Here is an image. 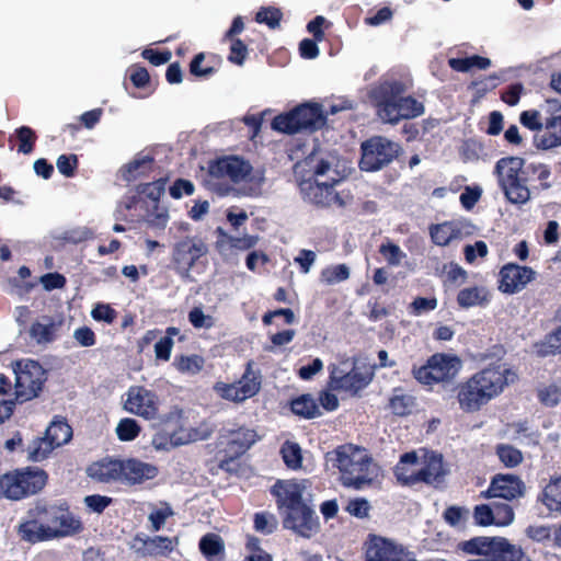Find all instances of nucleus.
I'll list each match as a JSON object with an SVG mask.
<instances>
[{
    "label": "nucleus",
    "mask_w": 561,
    "mask_h": 561,
    "mask_svg": "<svg viewBox=\"0 0 561 561\" xmlns=\"http://www.w3.org/2000/svg\"><path fill=\"white\" fill-rule=\"evenodd\" d=\"M335 162V154L317 145L293 167L304 197L318 207L342 208L347 204L345 198L334 190L342 180Z\"/></svg>",
    "instance_id": "obj_1"
},
{
    "label": "nucleus",
    "mask_w": 561,
    "mask_h": 561,
    "mask_svg": "<svg viewBox=\"0 0 561 561\" xmlns=\"http://www.w3.org/2000/svg\"><path fill=\"white\" fill-rule=\"evenodd\" d=\"M84 529L79 516H76L65 502L48 504L38 501L26 512V518L16 526L21 541L35 545L55 539L72 537Z\"/></svg>",
    "instance_id": "obj_2"
},
{
    "label": "nucleus",
    "mask_w": 561,
    "mask_h": 561,
    "mask_svg": "<svg viewBox=\"0 0 561 561\" xmlns=\"http://www.w3.org/2000/svg\"><path fill=\"white\" fill-rule=\"evenodd\" d=\"M494 174L506 199L516 205H524L530 199V182L539 181L542 190L550 187L547 182L551 174L550 169L542 163L526 165L520 157L501 158L495 163Z\"/></svg>",
    "instance_id": "obj_3"
},
{
    "label": "nucleus",
    "mask_w": 561,
    "mask_h": 561,
    "mask_svg": "<svg viewBox=\"0 0 561 561\" xmlns=\"http://www.w3.org/2000/svg\"><path fill=\"white\" fill-rule=\"evenodd\" d=\"M407 92V84L394 78L379 80L370 90L369 99L383 123L397 125L424 114V104Z\"/></svg>",
    "instance_id": "obj_4"
},
{
    "label": "nucleus",
    "mask_w": 561,
    "mask_h": 561,
    "mask_svg": "<svg viewBox=\"0 0 561 561\" xmlns=\"http://www.w3.org/2000/svg\"><path fill=\"white\" fill-rule=\"evenodd\" d=\"M508 373V369H502L501 366H488L458 382L454 391L459 409L467 414L479 412L503 392Z\"/></svg>",
    "instance_id": "obj_5"
},
{
    "label": "nucleus",
    "mask_w": 561,
    "mask_h": 561,
    "mask_svg": "<svg viewBox=\"0 0 561 561\" xmlns=\"http://www.w3.org/2000/svg\"><path fill=\"white\" fill-rule=\"evenodd\" d=\"M325 460L339 470V480L345 488L363 490L378 477V467L373 457L353 444L339 445L325 454Z\"/></svg>",
    "instance_id": "obj_6"
},
{
    "label": "nucleus",
    "mask_w": 561,
    "mask_h": 561,
    "mask_svg": "<svg viewBox=\"0 0 561 561\" xmlns=\"http://www.w3.org/2000/svg\"><path fill=\"white\" fill-rule=\"evenodd\" d=\"M48 473L36 466L15 468L0 474V499L19 502L39 494Z\"/></svg>",
    "instance_id": "obj_7"
},
{
    "label": "nucleus",
    "mask_w": 561,
    "mask_h": 561,
    "mask_svg": "<svg viewBox=\"0 0 561 561\" xmlns=\"http://www.w3.org/2000/svg\"><path fill=\"white\" fill-rule=\"evenodd\" d=\"M263 382L262 371L253 359H249L244 365L242 375L231 381H216L213 390L221 400L242 404L247 400L255 397Z\"/></svg>",
    "instance_id": "obj_8"
},
{
    "label": "nucleus",
    "mask_w": 561,
    "mask_h": 561,
    "mask_svg": "<svg viewBox=\"0 0 561 561\" xmlns=\"http://www.w3.org/2000/svg\"><path fill=\"white\" fill-rule=\"evenodd\" d=\"M263 382L262 371L253 359H249L244 365L242 375L231 381H216L213 390L221 400L242 404L247 400L255 397Z\"/></svg>",
    "instance_id": "obj_9"
},
{
    "label": "nucleus",
    "mask_w": 561,
    "mask_h": 561,
    "mask_svg": "<svg viewBox=\"0 0 561 561\" xmlns=\"http://www.w3.org/2000/svg\"><path fill=\"white\" fill-rule=\"evenodd\" d=\"M208 247L201 238L184 237L173 244V270L181 277L188 278L191 271L199 272V266L205 265Z\"/></svg>",
    "instance_id": "obj_10"
},
{
    "label": "nucleus",
    "mask_w": 561,
    "mask_h": 561,
    "mask_svg": "<svg viewBox=\"0 0 561 561\" xmlns=\"http://www.w3.org/2000/svg\"><path fill=\"white\" fill-rule=\"evenodd\" d=\"M401 146L383 136H373L360 145L359 169L376 172L388 167L400 153Z\"/></svg>",
    "instance_id": "obj_11"
},
{
    "label": "nucleus",
    "mask_w": 561,
    "mask_h": 561,
    "mask_svg": "<svg viewBox=\"0 0 561 561\" xmlns=\"http://www.w3.org/2000/svg\"><path fill=\"white\" fill-rule=\"evenodd\" d=\"M461 368L458 356L436 353L424 365L413 369L414 378L423 385H433L453 380Z\"/></svg>",
    "instance_id": "obj_12"
},
{
    "label": "nucleus",
    "mask_w": 561,
    "mask_h": 561,
    "mask_svg": "<svg viewBox=\"0 0 561 561\" xmlns=\"http://www.w3.org/2000/svg\"><path fill=\"white\" fill-rule=\"evenodd\" d=\"M327 123L320 104H301L283 113V134H295L302 130L316 131Z\"/></svg>",
    "instance_id": "obj_13"
},
{
    "label": "nucleus",
    "mask_w": 561,
    "mask_h": 561,
    "mask_svg": "<svg viewBox=\"0 0 561 561\" xmlns=\"http://www.w3.org/2000/svg\"><path fill=\"white\" fill-rule=\"evenodd\" d=\"M256 433L247 427H239L230 431L227 435L225 448L218 454H222L219 458L218 467L227 472H237L238 463L236 462L247 450L255 443Z\"/></svg>",
    "instance_id": "obj_14"
},
{
    "label": "nucleus",
    "mask_w": 561,
    "mask_h": 561,
    "mask_svg": "<svg viewBox=\"0 0 561 561\" xmlns=\"http://www.w3.org/2000/svg\"><path fill=\"white\" fill-rule=\"evenodd\" d=\"M541 110L543 128L542 133L535 137L537 148L549 150L561 147V101L557 99L546 100Z\"/></svg>",
    "instance_id": "obj_15"
},
{
    "label": "nucleus",
    "mask_w": 561,
    "mask_h": 561,
    "mask_svg": "<svg viewBox=\"0 0 561 561\" xmlns=\"http://www.w3.org/2000/svg\"><path fill=\"white\" fill-rule=\"evenodd\" d=\"M283 508H285L283 527L293 530L304 538H310L318 531L320 524L313 503L284 505Z\"/></svg>",
    "instance_id": "obj_16"
},
{
    "label": "nucleus",
    "mask_w": 561,
    "mask_h": 561,
    "mask_svg": "<svg viewBox=\"0 0 561 561\" xmlns=\"http://www.w3.org/2000/svg\"><path fill=\"white\" fill-rule=\"evenodd\" d=\"M124 410L148 421L154 420L159 413V397L144 386H131L126 392Z\"/></svg>",
    "instance_id": "obj_17"
},
{
    "label": "nucleus",
    "mask_w": 561,
    "mask_h": 561,
    "mask_svg": "<svg viewBox=\"0 0 561 561\" xmlns=\"http://www.w3.org/2000/svg\"><path fill=\"white\" fill-rule=\"evenodd\" d=\"M536 278L534 268L517 263H506L499 272L497 289L507 295H514Z\"/></svg>",
    "instance_id": "obj_18"
},
{
    "label": "nucleus",
    "mask_w": 561,
    "mask_h": 561,
    "mask_svg": "<svg viewBox=\"0 0 561 561\" xmlns=\"http://www.w3.org/2000/svg\"><path fill=\"white\" fill-rule=\"evenodd\" d=\"M42 390V381L34 379L28 370H21L15 379V400L0 401V424L14 412L15 401L24 402L37 397Z\"/></svg>",
    "instance_id": "obj_19"
},
{
    "label": "nucleus",
    "mask_w": 561,
    "mask_h": 561,
    "mask_svg": "<svg viewBox=\"0 0 561 561\" xmlns=\"http://www.w3.org/2000/svg\"><path fill=\"white\" fill-rule=\"evenodd\" d=\"M252 172V165L243 158L229 156L209 162L208 175L211 179H229L233 183L245 180Z\"/></svg>",
    "instance_id": "obj_20"
},
{
    "label": "nucleus",
    "mask_w": 561,
    "mask_h": 561,
    "mask_svg": "<svg viewBox=\"0 0 561 561\" xmlns=\"http://www.w3.org/2000/svg\"><path fill=\"white\" fill-rule=\"evenodd\" d=\"M366 561H416L413 558H409L405 549L394 543L392 540L377 536L370 535L369 540L367 542L366 552H365Z\"/></svg>",
    "instance_id": "obj_21"
},
{
    "label": "nucleus",
    "mask_w": 561,
    "mask_h": 561,
    "mask_svg": "<svg viewBox=\"0 0 561 561\" xmlns=\"http://www.w3.org/2000/svg\"><path fill=\"white\" fill-rule=\"evenodd\" d=\"M525 489V483L518 476L497 473L491 479L489 488L481 492V496L484 499L500 497L513 501L524 496Z\"/></svg>",
    "instance_id": "obj_22"
},
{
    "label": "nucleus",
    "mask_w": 561,
    "mask_h": 561,
    "mask_svg": "<svg viewBox=\"0 0 561 561\" xmlns=\"http://www.w3.org/2000/svg\"><path fill=\"white\" fill-rule=\"evenodd\" d=\"M176 543V538L173 540L165 536L147 537L144 534H137L134 537L133 548L142 558L159 557L168 556Z\"/></svg>",
    "instance_id": "obj_23"
},
{
    "label": "nucleus",
    "mask_w": 561,
    "mask_h": 561,
    "mask_svg": "<svg viewBox=\"0 0 561 561\" xmlns=\"http://www.w3.org/2000/svg\"><path fill=\"white\" fill-rule=\"evenodd\" d=\"M158 473V468L151 463L144 462L136 458L122 460L121 482L125 484H141L147 480L154 479Z\"/></svg>",
    "instance_id": "obj_24"
},
{
    "label": "nucleus",
    "mask_w": 561,
    "mask_h": 561,
    "mask_svg": "<svg viewBox=\"0 0 561 561\" xmlns=\"http://www.w3.org/2000/svg\"><path fill=\"white\" fill-rule=\"evenodd\" d=\"M337 369L335 368L330 374L329 385L333 390L343 391L351 396H357L359 391L365 389L371 381L369 375L363 374L356 369L340 375H336Z\"/></svg>",
    "instance_id": "obj_25"
},
{
    "label": "nucleus",
    "mask_w": 561,
    "mask_h": 561,
    "mask_svg": "<svg viewBox=\"0 0 561 561\" xmlns=\"http://www.w3.org/2000/svg\"><path fill=\"white\" fill-rule=\"evenodd\" d=\"M312 482L309 479L283 480V506L312 504Z\"/></svg>",
    "instance_id": "obj_26"
},
{
    "label": "nucleus",
    "mask_w": 561,
    "mask_h": 561,
    "mask_svg": "<svg viewBox=\"0 0 561 561\" xmlns=\"http://www.w3.org/2000/svg\"><path fill=\"white\" fill-rule=\"evenodd\" d=\"M484 557L486 561H523L525 553L504 537H491Z\"/></svg>",
    "instance_id": "obj_27"
},
{
    "label": "nucleus",
    "mask_w": 561,
    "mask_h": 561,
    "mask_svg": "<svg viewBox=\"0 0 561 561\" xmlns=\"http://www.w3.org/2000/svg\"><path fill=\"white\" fill-rule=\"evenodd\" d=\"M121 459H112L110 457H105L92 462L87 468V474L92 480L101 483L121 481Z\"/></svg>",
    "instance_id": "obj_28"
},
{
    "label": "nucleus",
    "mask_w": 561,
    "mask_h": 561,
    "mask_svg": "<svg viewBox=\"0 0 561 561\" xmlns=\"http://www.w3.org/2000/svg\"><path fill=\"white\" fill-rule=\"evenodd\" d=\"M62 319H55L54 317L43 316L42 321L32 323L28 333L30 336L37 344H49L57 339V333L62 325Z\"/></svg>",
    "instance_id": "obj_29"
},
{
    "label": "nucleus",
    "mask_w": 561,
    "mask_h": 561,
    "mask_svg": "<svg viewBox=\"0 0 561 561\" xmlns=\"http://www.w3.org/2000/svg\"><path fill=\"white\" fill-rule=\"evenodd\" d=\"M446 476L444 469L443 456L437 453H431L426 458L424 466L417 469L415 480L417 483L434 484L443 481Z\"/></svg>",
    "instance_id": "obj_30"
},
{
    "label": "nucleus",
    "mask_w": 561,
    "mask_h": 561,
    "mask_svg": "<svg viewBox=\"0 0 561 561\" xmlns=\"http://www.w3.org/2000/svg\"><path fill=\"white\" fill-rule=\"evenodd\" d=\"M216 250L222 254H231L233 250H249L256 244L257 238L253 236L232 237L224 231L222 228H217Z\"/></svg>",
    "instance_id": "obj_31"
},
{
    "label": "nucleus",
    "mask_w": 561,
    "mask_h": 561,
    "mask_svg": "<svg viewBox=\"0 0 561 561\" xmlns=\"http://www.w3.org/2000/svg\"><path fill=\"white\" fill-rule=\"evenodd\" d=\"M419 462L416 451H408L400 456L398 463L393 468V474L399 484L403 486H412L417 484L415 480V473L417 470L413 469Z\"/></svg>",
    "instance_id": "obj_32"
},
{
    "label": "nucleus",
    "mask_w": 561,
    "mask_h": 561,
    "mask_svg": "<svg viewBox=\"0 0 561 561\" xmlns=\"http://www.w3.org/2000/svg\"><path fill=\"white\" fill-rule=\"evenodd\" d=\"M491 301V294L483 286L467 287L457 294V304L459 307L468 309L480 306L485 307Z\"/></svg>",
    "instance_id": "obj_33"
},
{
    "label": "nucleus",
    "mask_w": 561,
    "mask_h": 561,
    "mask_svg": "<svg viewBox=\"0 0 561 561\" xmlns=\"http://www.w3.org/2000/svg\"><path fill=\"white\" fill-rule=\"evenodd\" d=\"M199 551L207 561H225L226 548L222 538L214 533H208L199 539Z\"/></svg>",
    "instance_id": "obj_34"
},
{
    "label": "nucleus",
    "mask_w": 561,
    "mask_h": 561,
    "mask_svg": "<svg viewBox=\"0 0 561 561\" xmlns=\"http://www.w3.org/2000/svg\"><path fill=\"white\" fill-rule=\"evenodd\" d=\"M416 407V398L410 393H405L402 388H394L392 396L389 398L388 408L396 416H408Z\"/></svg>",
    "instance_id": "obj_35"
},
{
    "label": "nucleus",
    "mask_w": 561,
    "mask_h": 561,
    "mask_svg": "<svg viewBox=\"0 0 561 561\" xmlns=\"http://www.w3.org/2000/svg\"><path fill=\"white\" fill-rule=\"evenodd\" d=\"M540 501L550 513L561 515V476L551 480L538 495Z\"/></svg>",
    "instance_id": "obj_36"
},
{
    "label": "nucleus",
    "mask_w": 561,
    "mask_h": 561,
    "mask_svg": "<svg viewBox=\"0 0 561 561\" xmlns=\"http://www.w3.org/2000/svg\"><path fill=\"white\" fill-rule=\"evenodd\" d=\"M460 233V229L453 221H445L430 227L432 241L440 247L449 244L454 239H458Z\"/></svg>",
    "instance_id": "obj_37"
},
{
    "label": "nucleus",
    "mask_w": 561,
    "mask_h": 561,
    "mask_svg": "<svg viewBox=\"0 0 561 561\" xmlns=\"http://www.w3.org/2000/svg\"><path fill=\"white\" fill-rule=\"evenodd\" d=\"M290 411L304 419H314L321 414L316 400L311 394H301L290 401Z\"/></svg>",
    "instance_id": "obj_38"
},
{
    "label": "nucleus",
    "mask_w": 561,
    "mask_h": 561,
    "mask_svg": "<svg viewBox=\"0 0 561 561\" xmlns=\"http://www.w3.org/2000/svg\"><path fill=\"white\" fill-rule=\"evenodd\" d=\"M45 435L57 448L67 444L72 438V428L66 420H56L47 427Z\"/></svg>",
    "instance_id": "obj_39"
},
{
    "label": "nucleus",
    "mask_w": 561,
    "mask_h": 561,
    "mask_svg": "<svg viewBox=\"0 0 561 561\" xmlns=\"http://www.w3.org/2000/svg\"><path fill=\"white\" fill-rule=\"evenodd\" d=\"M449 67L458 72H468L472 68L481 70L488 69L491 66V60L486 57L472 55L465 58H450L448 60Z\"/></svg>",
    "instance_id": "obj_40"
},
{
    "label": "nucleus",
    "mask_w": 561,
    "mask_h": 561,
    "mask_svg": "<svg viewBox=\"0 0 561 561\" xmlns=\"http://www.w3.org/2000/svg\"><path fill=\"white\" fill-rule=\"evenodd\" d=\"M204 357L197 354L176 355L173 362V366L179 373L187 375H197L204 368Z\"/></svg>",
    "instance_id": "obj_41"
},
{
    "label": "nucleus",
    "mask_w": 561,
    "mask_h": 561,
    "mask_svg": "<svg viewBox=\"0 0 561 561\" xmlns=\"http://www.w3.org/2000/svg\"><path fill=\"white\" fill-rule=\"evenodd\" d=\"M154 159L146 156L141 159H135L125 165L124 179L126 181H135L139 176H148L152 171Z\"/></svg>",
    "instance_id": "obj_42"
},
{
    "label": "nucleus",
    "mask_w": 561,
    "mask_h": 561,
    "mask_svg": "<svg viewBox=\"0 0 561 561\" xmlns=\"http://www.w3.org/2000/svg\"><path fill=\"white\" fill-rule=\"evenodd\" d=\"M56 447L46 437H37L27 446V458L32 461H42L48 457V455Z\"/></svg>",
    "instance_id": "obj_43"
},
{
    "label": "nucleus",
    "mask_w": 561,
    "mask_h": 561,
    "mask_svg": "<svg viewBox=\"0 0 561 561\" xmlns=\"http://www.w3.org/2000/svg\"><path fill=\"white\" fill-rule=\"evenodd\" d=\"M495 454L506 468H515L519 466L524 458L518 448L508 444H499L495 447Z\"/></svg>",
    "instance_id": "obj_44"
},
{
    "label": "nucleus",
    "mask_w": 561,
    "mask_h": 561,
    "mask_svg": "<svg viewBox=\"0 0 561 561\" xmlns=\"http://www.w3.org/2000/svg\"><path fill=\"white\" fill-rule=\"evenodd\" d=\"M350 277V268L346 264L329 265L320 273V282L325 285H334Z\"/></svg>",
    "instance_id": "obj_45"
},
{
    "label": "nucleus",
    "mask_w": 561,
    "mask_h": 561,
    "mask_svg": "<svg viewBox=\"0 0 561 561\" xmlns=\"http://www.w3.org/2000/svg\"><path fill=\"white\" fill-rule=\"evenodd\" d=\"M283 462L291 470L302 467V450L299 444L289 440L283 444Z\"/></svg>",
    "instance_id": "obj_46"
},
{
    "label": "nucleus",
    "mask_w": 561,
    "mask_h": 561,
    "mask_svg": "<svg viewBox=\"0 0 561 561\" xmlns=\"http://www.w3.org/2000/svg\"><path fill=\"white\" fill-rule=\"evenodd\" d=\"M536 352L542 357L561 353V325L548 334L542 342L536 344Z\"/></svg>",
    "instance_id": "obj_47"
},
{
    "label": "nucleus",
    "mask_w": 561,
    "mask_h": 561,
    "mask_svg": "<svg viewBox=\"0 0 561 561\" xmlns=\"http://www.w3.org/2000/svg\"><path fill=\"white\" fill-rule=\"evenodd\" d=\"M14 135L19 141V152L24 154H30L31 152H33L37 140V135L31 127L21 126L15 129Z\"/></svg>",
    "instance_id": "obj_48"
},
{
    "label": "nucleus",
    "mask_w": 561,
    "mask_h": 561,
    "mask_svg": "<svg viewBox=\"0 0 561 561\" xmlns=\"http://www.w3.org/2000/svg\"><path fill=\"white\" fill-rule=\"evenodd\" d=\"M141 432V426L135 419L124 417L116 426V435L122 442H130L136 439Z\"/></svg>",
    "instance_id": "obj_49"
},
{
    "label": "nucleus",
    "mask_w": 561,
    "mask_h": 561,
    "mask_svg": "<svg viewBox=\"0 0 561 561\" xmlns=\"http://www.w3.org/2000/svg\"><path fill=\"white\" fill-rule=\"evenodd\" d=\"M491 537L478 536L469 540L458 542L457 550L467 554L485 556L486 547Z\"/></svg>",
    "instance_id": "obj_50"
},
{
    "label": "nucleus",
    "mask_w": 561,
    "mask_h": 561,
    "mask_svg": "<svg viewBox=\"0 0 561 561\" xmlns=\"http://www.w3.org/2000/svg\"><path fill=\"white\" fill-rule=\"evenodd\" d=\"M167 181V178H161L149 183H141L137 186V193L157 203L165 191Z\"/></svg>",
    "instance_id": "obj_51"
},
{
    "label": "nucleus",
    "mask_w": 561,
    "mask_h": 561,
    "mask_svg": "<svg viewBox=\"0 0 561 561\" xmlns=\"http://www.w3.org/2000/svg\"><path fill=\"white\" fill-rule=\"evenodd\" d=\"M537 398L542 405L553 408L561 401V388L553 383L545 386L538 389Z\"/></svg>",
    "instance_id": "obj_52"
},
{
    "label": "nucleus",
    "mask_w": 561,
    "mask_h": 561,
    "mask_svg": "<svg viewBox=\"0 0 561 561\" xmlns=\"http://www.w3.org/2000/svg\"><path fill=\"white\" fill-rule=\"evenodd\" d=\"M254 529L263 535L272 534L277 527V520L274 515L266 512L254 514Z\"/></svg>",
    "instance_id": "obj_53"
},
{
    "label": "nucleus",
    "mask_w": 561,
    "mask_h": 561,
    "mask_svg": "<svg viewBox=\"0 0 561 561\" xmlns=\"http://www.w3.org/2000/svg\"><path fill=\"white\" fill-rule=\"evenodd\" d=\"M255 22L265 24L274 30L280 23V10L274 7L261 8L255 14Z\"/></svg>",
    "instance_id": "obj_54"
},
{
    "label": "nucleus",
    "mask_w": 561,
    "mask_h": 561,
    "mask_svg": "<svg viewBox=\"0 0 561 561\" xmlns=\"http://www.w3.org/2000/svg\"><path fill=\"white\" fill-rule=\"evenodd\" d=\"M214 431L215 426L210 422L203 421L196 427H191L187 431L185 439L181 443L186 444L191 442L205 440L211 436Z\"/></svg>",
    "instance_id": "obj_55"
},
{
    "label": "nucleus",
    "mask_w": 561,
    "mask_h": 561,
    "mask_svg": "<svg viewBox=\"0 0 561 561\" xmlns=\"http://www.w3.org/2000/svg\"><path fill=\"white\" fill-rule=\"evenodd\" d=\"M519 122L523 126L533 131H542L543 128V114L542 110H529L520 113Z\"/></svg>",
    "instance_id": "obj_56"
},
{
    "label": "nucleus",
    "mask_w": 561,
    "mask_h": 561,
    "mask_svg": "<svg viewBox=\"0 0 561 561\" xmlns=\"http://www.w3.org/2000/svg\"><path fill=\"white\" fill-rule=\"evenodd\" d=\"M230 42L228 60L231 64L242 66L248 57V47L240 38L227 39Z\"/></svg>",
    "instance_id": "obj_57"
},
{
    "label": "nucleus",
    "mask_w": 561,
    "mask_h": 561,
    "mask_svg": "<svg viewBox=\"0 0 561 561\" xmlns=\"http://www.w3.org/2000/svg\"><path fill=\"white\" fill-rule=\"evenodd\" d=\"M437 307V299L435 297H416L409 305V313L412 316H421L433 311Z\"/></svg>",
    "instance_id": "obj_58"
},
{
    "label": "nucleus",
    "mask_w": 561,
    "mask_h": 561,
    "mask_svg": "<svg viewBox=\"0 0 561 561\" xmlns=\"http://www.w3.org/2000/svg\"><path fill=\"white\" fill-rule=\"evenodd\" d=\"M58 171L66 178H72L76 174V170L79 165V159L77 154H61L56 161Z\"/></svg>",
    "instance_id": "obj_59"
},
{
    "label": "nucleus",
    "mask_w": 561,
    "mask_h": 561,
    "mask_svg": "<svg viewBox=\"0 0 561 561\" xmlns=\"http://www.w3.org/2000/svg\"><path fill=\"white\" fill-rule=\"evenodd\" d=\"M128 75L135 88L146 89L150 84V76L148 70L138 64L128 68Z\"/></svg>",
    "instance_id": "obj_60"
},
{
    "label": "nucleus",
    "mask_w": 561,
    "mask_h": 561,
    "mask_svg": "<svg viewBox=\"0 0 561 561\" xmlns=\"http://www.w3.org/2000/svg\"><path fill=\"white\" fill-rule=\"evenodd\" d=\"M474 524L478 526L486 527L495 525V517L492 507L488 504H479L473 508Z\"/></svg>",
    "instance_id": "obj_61"
},
{
    "label": "nucleus",
    "mask_w": 561,
    "mask_h": 561,
    "mask_svg": "<svg viewBox=\"0 0 561 561\" xmlns=\"http://www.w3.org/2000/svg\"><path fill=\"white\" fill-rule=\"evenodd\" d=\"M345 511L354 517L366 518L369 515L370 505L366 499L356 497L348 501Z\"/></svg>",
    "instance_id": "obj_62"
},
{
    "label": "nucleus",
    "mask_w": 561,
    "mask_h": 561,
    "mask_svg": "<svg viewBox=\"0 0 561 561\" xmlns=\"http://www.w3.org/2000/svg\"><path fill=\"white\" fill-rule=\"evenodd\" d=\"M495 517V526H507L514 520L513 507L505 503L494 504L492 507Z\"/></svg>",
    "instance_id": "obj_63"
},
{
    "label": "nucleus",
    "mask_w": 561,
    "mask_h": 561,
    "mask_svg": "<svg viewBox=\"0 0 561 561\" xmlns=\"http://www.w3.org/2000/svg\"><path fill=\"white\" fill-rule=\"evenodd\" d=\"M113 502V499L105 495L92 494L84 497V504L94 513H103Z\"/></svg>",
    "instance_id": "obj_64"
}]
</instances>
